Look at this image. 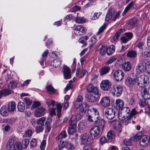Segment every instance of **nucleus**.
Returning <instances> with one entry per match:
<instances>
[{
	"mask_svg": "<svg viewBox=\"0 0 150 150\" xmlns=\"http://www.w3.org/2000/svg\"><path fill=\"white\" fill-rule=\"evenodd\" d=\"M86 89L88 92L93 93H99L98 88L94 86L92 84H89L87 87Z\"/></svg>",
	"mask_w": 150,
	"mask_h": 150,
	"instance_id": "13",
	"label": "nucleus"
},
{
	"mask_svg": "<svg viewBox=\"0 0 150 150\" xmlns=\"http://www.w3.org/2000/svg\"><path fill=\"white\" fill-rule=\"evenodd\" d=\"M134 3V2L133 1H132V2H130L125 8V10L124 11V12H126L128 10H129V9L130 8L133 4Z\"/></svg>",
	"mask_w": 150,
	"mask_h": 150,
	"instance_id": "62",
	"label": "nucleus"
},
{
	"mask_svg": "<svg viewBox=\"0 0 150 150\" xmlns=\"http://www.w3.org/2000/svg\"><path fill=\"white\" fill-rule=\"evenodd\" d=\"M120 111L121 113H123L124 114L126 113L129 116L130 109L128 107H124L121 109V110Z\"/></svg>",
	"mask_w": 150,
	"mask_h": 150,
	"instance_id": "37",
	"label": "nucleus"
},
{
	"mask_svg": "<svg viewBox=\"0 0 150 150\" xmlns=\"http://www.w3.org/2000/svg\"><path fill=\"white\" fill-rule=\"evenodd\" d=\"M115 47L113 45H112L107 48V54L108 55H111L115 51Z\"/></svg>",
	"mask_w": 150,
	"mask_h": 150,
	"instance_id": "32",
	"label": "nucleus"
},
{
	"mask_svg": "<svg viewBox=\"0 0 150 150\" xmlns=\"http://www.w3.org/2000/svg\"><path fill=\"white\" fill-rule=\"evenodd\" d=\"M86 29L82 25H78L75 28L74 30L75 34L77 35H80L84 34Z\"/></svg>",
	"mask_w": 150,
	"mask_h": 150,
	"instance_id": "8",
	"label": "nucleus"
},
{
	"mask_svg": "<svg viewBox=\"0 0 150 150\" xmlns=\"http://www.w3.org/2000/svg\"><path fill=\"white\" fill-rule=\"evenodd\" d=\"M146 99L143 98L142 99H140L139 100V104L140 106L143 107L146 105L147 103Z\"/></svg>",
	"mask_w": 150,
	"mask_h": 150,
	"instance_id": "43",
	"label": "nucleus"
},
{
	"mask_svg": "<svg viewBox=\"0 0 150 150\" xmlns=\"http://www.w3.org/2000/svg\"><path fill=\"white\" fill-rule=\"evenodd\" d=\"M89 2L87 3L84 6L85 8H87L91 6H93L96 4V1H92L91 0H88Z\"/></svg>",
	"mask_w": 150,
	"mask_h": 150,
	"instance_id": "49",
	"label": "nucleus"
},
{
	"mask_svg": "<svg viewBox=\"0 0 150 150\" xmlns=\"http://www.w3.org/2000/svg\"><path fill=\"white\" fill-rule=\"evenodd\" d=\"M89 37L87 36L81 37L79 39L78 41L79 43L84 44L85 41L88 39Z\"/></svg>",
	"mask_w": 150,
	"mask_h": 150,
	"instance_id": "40",
	"label": "nucleus"
},
{
	"mask_svg": "<svg viewBox=\"0 0 150 150\" xmlns=\"http://www.w3.org/2000/svg\"><path fill=\"white\" fill-rule=\"evenodd\" d=\"M14 141L11 139L9 140L6 144V149L7 150H11L13 147L14 145Z\"/></svg>",
	"mask_w": 150,
	"mask_h": 150,
	"instance_id": "25",
	"label": "nucleus"
},
{
	"mask_svg": "<svg viewBox=\"0 0 150 150\" xmlns=\"http://www.w3.org/2000/svg\"><path fill=\"white\" fill-rule=\"evenodd\" d=\"M144 134L142 133V132H139L134 136L133 137V140L135 142H137V141H139L142 137Z\"/></svg>",
	"mask_w": 150,
	"mask_h": 150,
	"instance_id": "31",
	"label": "nucleus"
},
{
	"mask_svg": "<svg viewBox=\"0 0 150 150\" xmlns=\"http://www.w3.org/2000/svg\"><path fill=\"white\" fill-rule=\"evenodd\" d=\"M46 119V118L45 117H42L39 118L37 121V124L40 126H44Z\"/></svg>",
	"mask_w": 150,
	"mask_h": 150,
	"instance_id": "34",
	"label": "nucleus"
},
{
	"mask_svg": "<svg viewBox=\"0 0 150 150\" xmlns=\"http://www.w3.org/2000/svg\"><path fill=\"white\" fill-rule=\"evenodd\" d=\"M144 71V67L142 63L137 64L135 67V71L137 74H140Z\"/></svg>",
	"mask_w": 150,
	"mask_h": 150,
	"instance_id": "16",
	"label": "nucleus"
},
{
	"mask_svg": "<svg viewBox=\"0 0 150 150\" xmlns=\"http://www.w3.org/2000/svg\"><path fill=\"white\" fill-rule=\"evenodd\" d=\"M110 68L108 66H105L102 67L100 70V74L101 76L105 75L109 71Z\"/></svg>",
	"mask_w": 150,
	"mask_h": 150,
	"instance_id": "20",
	"label": "nucleus"
},
{
	"mask_svg": "<svg viewBox=\"0 0 150 150\" xmlns=\"http://www.w3.org/2000/svg\"><path fill=\"white\" fill-rule=\"evenodd\" d=\"M108 140L105 137H101L99 140L100 143L102 145L105 143L108 142Z\"/></svg>",
	"mask_w": 150,
	"mask_h": 150,
	"instance_id": "47",
	"label": "nucleus"
},
{
	"mask_svg": "<svg viewBox=\"0 0 150 150\" xmlns=\"http://www.w3.org/2000/svg\"><path fill=\"white\" fill-rule=\"evenodd\" d=\"M113 77L117 81L122 80L124 78V74L121 70L117 69L115 71L112 73Z\"/></svg>",
	"mask_w": 150,
	"mask_h": 150,
	"instance_id": "4",
	"label": "nucleus"
},
{
	"mask_svg": "<svg viewBox=\"0 0 150 150\" xmlns=\"http://www.w3.org/2000/svg\"><path fill=\"white\" fill-rule=\"evenodd\" d=\"M24 100L26 104L28 105H31L32 103V101L28 97H25L24 98Z\"/></svg>",
	"mask_w": 150,
	"mask_h": 150,
	"instance_id": "60",
	"label": "nucleus"
},
{
	"mask_svg": "<svg viewBox=\"0 0 150 150\" xmlns=\"http://www.w3.org/2000/svg\"><path fill=\"white\" fill-rule=\"evenodd\" d=\"M62 71L65 79H68L71 78V70L69 67L64 65L63 67Z\"/></svg>",
	"mask_w": 150,
	"mask_h": 150,
	"instance_id": "10",
	"label": "nucleus"
},
{
	"mask_svg": "<svg viewBox=\"0 0 150 150\" xmlns=\"http://www.w3.org/2000/svg\"><path fill=\"white\" fill-rule=\"evenodd\" d=\"M122 69L125 71H129L132 68V64L130 62H126L122 64Z\"/></svg>",
	"mask_w": 150,
	"mask_h": 150,
	"instance_id": "15",
	"label": "nucleus"
},
{
	"mask_svg": "<svg viewBox=\"0 0 150 150\" xmlns=\"http://www.w3.org/2000/svg\"><path fill=\"white\" fill-rule=\"evenodd\" d=\"M76 125H70L68 131H76Z\"/></svg>",
	"mask_w": 150,
	"mask_h": 150,
	"instance_id": "51",
	"label": "nucleus"
},
{
	"mask_svg": "<svg viewBox=\"0 0 150 150\" xmlns=\"http://www.w3.org/2000/svg\"><path fill=\"white\" fill-rule=\"evenodd\" d=\"M79 116V115L73 116L70 119L69 121L70 125H76L78 121L77 117Z\"/></svg>",
	"mask_w": 150,
	"mask_h": 150,
	"instance_id": "22",
	"label": "nucleus"
},
{
	"mask_svg": "<svg viewBox=\"0 0 150 150\" xmlns=\"http://www.w3.org/2000/svg\"><path fill=\"white\" fill-rule=\"evenodd\" d=\"M17 108L18 111L20 112H23L25 108L24 103L21 102H18L17 105Z\"/></svg>",
	"mask_w": 150,
	"mask_h": 150,
	"instance_id": "28",
	"label": "nucleus"
},
{
	"mask_svg": "<svg viewBox=\"0 0 150 150\" xmlns=\"http://www.w3.org/2000/svg\"><path fill=\"white\" fill-rule=\"evenodd\" d=\"M81 107L82 108L80 109V111L82 112H84L88 108V106L86 103H84L82 104Z\"/></svg>",
	"mask_w": 150,
	"mask_h": 150,
	"instance_id": "46",
	"label": "nucleus"
},
{
	"mask_svg": "<svg viewBox=\"0 0 150 150\" xmlns=\"http://www.w3.org/2000/svg\"><path fill=\"white\" fill-rule=\"evenodd\" d=\"M17 83L13 81H11L10 82V83L8 85V87L11 88L12 89L16 87Z\"/></svg>",
	"mask_w": 150,
	"mask_h": 150,
	"instance_id": "45",
	"label": "nucleus"
},
{
	"mask_svg": "<svg viewBox=\"0 0 150 150\" xmlns=\"http://www.w3.org/2000/svg\"><path fill=\"white\" fill-rule=\"evenodd\" d=\"M46 144V140H43L41 142L40 145V148L41 150H44L45 149Z\"/></svg>",
	"mask_w": 150,
	"mask_h": 150,
	"instance_id": "63",
	"label": "nucleus"
},
{
	"mask_svg": "<svg viewBox=\"0 0 150 150\" xmlns=\"http://www.w3.org/2000/svg\"><path fill=\"white\" fill-rule=\"evenodd\" d=\"M106 26V24L104 23L103 25L101 26L100 28H99V31L97 33L98 35L100 34L102 32H103L105 29Z\"/></svg>",
	"mask_w": 150,
	"mask_h": 150,
	"instance_id": "54",
	"label": "nucleus"
},
{
	"mask_svg": "<svg viewBox=\"0 0 150 150\" xmlns=\"http://www.w3.org/2000/svg\"><path fill=\"white\" fill-rule=\"evenodd\" d=\"M86 72L87 71L85 70L82 69L80 70L79 69H77L76 70V75L79 78H81L85 75Z\"/></svg>",
	"mask_w": 150,
	"mask_h": 150,
	"instance_id": "24",
	"label": "nucleus"
},
{
	"mask_svg": "<svg viewBox=\"0 0 150 150\" xmlns=\"http://www.w3.org/2000/svg\"><path fill=\"white\" fill-rule=\"evenodd\" d=\"M92 109L93 111L91 110H88L86 115L87 119L90 122L96 123L100 120L99 113L97 109L94 108H92Z\"/></svg>",
	"mask_w": 150,
	"mask_h": 150,
	"instance_id": "2",
	"label": "nucleus"
},
{
	"mask_svg": "<svg viewBox=\"0 0 150 150\" xmlns=\"http://www.w3.org/2000/svg\"><path fill=\"white\" fill-rule=\"evenodd\" d=\"M100 12H96L94 13L92 16L91 19L93 20H95L98 18L101 14Z\"/></svg>",
	"mask_w": 150,
	"mask_h": 150,
	"instance_id": "57",
	"label": "nucleus"
},
{
	"mask_svg": "<svg viewBox=\"0 0 150 150\" xmlns=\"http://www.w3.org/2000/svg\"><path fill=\"white\" fill-rule=\"evenodd\" d=\"M1 91L3 95L4 96H6L10 94L12 91L11 90L8 89H5Z\"/></svg>",
	"mask_w": 150,
	"mask_h": 150,
	"instance_id": "38",
	"label": "nucleus"
},
{
	"mask_svg": "<svg viewBox=\"0 0 150 150\" xmlns=\"http://www.w3.org/2000/svg\"><path fill=\"white\" fill-rule=\"evenodd\" d=\"M37 145V140L35 139H33L30 142V147H34Z\"/></svg>",
	"mask_w": 150,
	"mask_h": 150,
	"instance_id": "48",
	"label": "nucleus"
},
{
	"mask_svg": "<svg viewBox=\"0 0 150 150\" xmlns=\"http://www.w3.org/2000/svg\"><path fill=\"white\" fill-rule=\"evenodd\" d=\"M0 112L1 114L3 116H6L8 115V112L5 106H3L1 108L0 110Z\"/></svg>",
	"mask_w": 150,
	"mask_h": 150,
	"instance_id": "30",
	"label": "nucleus"
},
{
	"mask_svg": "<svg viewBox=\"0 0 150 150\" xmlns=\"http://www.w3.org/2000/svg\"><path fill=\"white\" fill-rule=\"evenodd\" d=\"M115 10L113 8H111L109 9L107 13L106 14L105 20L106 21H108L112 18L115 14Z\"/></svg>",
	"mask_w": 150,
	"mask_h": 150,
	"instance_id": "17",
	"label": "nucleus"
},
{
	"mask_svg": "<svg viewBox=\"0 0 150 150\" xmlns=\"http://www.w3.org/2000/svg\"><path fill=\"white\" fill-rule=\"evenodd\" d=\"M47 92L50 94H54L56 92V90L51 85H49L46 86Z\"/></svg>",
	"mask_w": 150,
	"mask_h": 150,
	"instance_id": "29",
	"label": "nucleus"
},
{
	"mask_svg": "<svg viewBox=\"0 0 150 150\" xmlns=\"http://www.w3.org/2000/svg\"><path fill=\"white\" fill-rule=\"evenodd\" d=\"M144 56L145 57H150V50L146 49L145 51H144Z\"/></svg>",
	"mask_w": 150,
	"mask_h": 150,
	"instance_id": "55",
	"label": "nucleus"
},
{
	"mask_svg": "<svg viewBox=\"0 0 150 150\" xmlns=\"http://www.w3.org/2000/svg\"><path fill=\"white\" fill-rule=\"evenodd\" d=\"M110 99L108 96H105L102 98L100 101V105L103 107H106L110 103Z\"/></svg>",
	"mask_w": 150,
	"mask_h": 150,
	"instance_id": "11",
	"label": "nucleus"
},
{
	"mask_svg": "<svg viewBox=\"0 0 150 150\" xmlns=\"http://www.w3.org/2000/svg\"><path fill=\"white\" fill-rule=\"evenodd\" d=\"M111 86V83L108 80H103L100 83V88L104 91L108 90L110 88Z\"/></svg>",
	"mask_w": 150,
	"mask_h": 150,
	"instance_id": "7",
	"label": "nucleus"
},
{
	"mask_svg": "<svg viewBox=\"0 0 150 150\" xmlns=\"http://www.w3.org/2000/svg\"><path fill=\"white\" fill-rule=\"evenodd\" d=\"M13 149V150H22V147L21 144L17 143H15L14 144Z\"/></svg>",
	"mask_w": 150,
	"mask_h": 150,
	"instance_id": "41",
	"label": "nucleus"
},
{
	"mask_svg": "<svg viewBox=\"0 0 150 150\" xmlns=\"http://www.w3.org/2000/svg\"><path fill=\"white\" fill-rule=\"evenodd\" d=\"M105 115L109 120H112L113 118L115 115V112L112 108H108L105 111Z\"/></svg>",
	"mask_w": 150,
	"mask_h": 150,
	"instance_id": "6",
	"label": "nucleus"
},
{
	"mask_svg": "<svg viewBox=\"0 0 150 150\" xmlns=\"http://www.w3.org/2000/svg\"><path fill=\"white\" fill-rule=\"evenodd\" d=\"M124 144L125 145L127 146H129L132 144V139L131 138H125L124 140Z\"/></svg>",
	"mask_w": 150,
	"mask_h": 150,
	"instance_id": "39",
	"label": "nucleus"
},
{
	"mask_svg": "<svg viewBox=\"0 0 150 150\" xmlns=\"http://www.w3.org/2000/svg\"><path fill=\"white\" fill-rule=\"evenodd\" d=\"M134 74H131L130 76L128 77L126 79L125 83L126 86L129 87L133 86H137L140 87H144L147 85L149 82V79L147 76L143 75L136 78H132L131 76Z\"/></svg>",
	"mask_w": 150,
	"mask_h": 150,
	"instance_id": "1",
	"label": "nucleus"
},
{
	"mask_svg": "<svg viewBox=\"0 0 150 150\" xmlns=\"http://www.w3.org/2000/svg\"><path fill=\"white\" fill-rule=\"evenodd\" d=\"M115 104L116 107L119 109L121 108L124 105L123 101L120 99H118L116 100Z\"/></svg>",
	"mask_w": 150,
	"mask_h": 150,
	"instance_id": "26",
	"label": "nucleus"
},
{
	"mask_svg": "<svg viewBox=\"0 0 150 150\" xmlns=\"http://www.w3.org/2000/svg\"><path fill=\"white\" fill-rule=\"evenodd\" d=\"M15 119L14 118H8L7 119V122L8 124L12 125L15 122Z\"/></svg>",
	"mask_w": 150,
	"mask_h": 150,
	"instance_id": "56",
	"label": "nucleus"
},
{
	"mask_svg": "<svg viewBox=\"0 0 150 150\" xmlns=\"http://www.w3.org/2000/svg\"><path fill=\"white\" fill-rule=\"evenodd\" d=\"M125 114L121 113L120 111H119L118 115V117L120 120H122L125 119V117H128V116H125L124 115Z\"/></svg>",
	"mask_w": 150,
	"mask_h": 150,
	"instance_id": "44",
	"label": "nucleus"
},
{
	"mask_svg": "<svg viewBox=\"0 0 150 150\" xmlns=\"http://www.w3.org/2000/svg\"><path fill=\"white\" fill-rule=\"evenodd\" d=\"M46 110L45 109L42 107L37 108L35 111V115L37 117H39L44 115Z\"/></svg>",
	"mask_w": 150,
	"mask_h": 150,
	"instance_id": "9",
	"label": "nucleus"
},
{
	"mask_svg": "<svg viewBox=\"0 0 150 150\" xmlns=\"http://www.w3.org/2000/svg\"><path fill=\"white\" fill-rule=\"evenodd\" d=\"M56 109L55 108H51L49 110L50 114L51 116L56 115Z\"/></svg>",
	"mask_w": 150,
	"mask_h": 150,
	"instance_id": "58",
	"label": "nucleus"
},
{
	"mask_svg": "<svg viewBox=\"0 0 150 150\" xmlns=\"http://www.w3.org/2000/svg\"><path fill=\"white\" fill-rule=\"evenodd\" d=\"M89 137L86 134H84L81 137V140L83 144H89L91 142H89Z\"/></svg>",
	"mask_w": 150,
	"mask_h": 150,
	"instance_id": "18",
	"label": "nucleus"
},
{
	"mask_svg": "<svg viewBox=\"0 0 150 150\" xmlns=\"http://www.w3.org/2000/svg\"><path fill=\"white\" fill-rule=\"evenodd\" d=\"M149 142L148 136L146 135H143L139 141V142L140 146H144L148 144Z\"/></svg>",
	"mask_w": 150,
	"mask_h": 150,
	"instance_id": "12",
	"label": "nucleus"
},
{
	"mask_svg": "<svg viewBox=\"0 0 150 150\" xmlns=\"http://www.w3.org/2000/svg\"><path fill=\"white\" fill-rule=\"evenodd\" d=\"M115 136L114 132H108L107 136L109 139L111 140L114 138Z\"/></svg>",
	"mask_w": 150,
	"mask_h": 150,
	"instance_id": "42",
	"label": "nucleus"
},
{
	"mask_svg": "<svg viewBox=\"0 0 150 150\" xmlns=\"http://www.w3.org/2000/svg\"><path fill=\"white\" fill-rule=\"evenodd\" d=\"M99 50L100 54L102 56L104 55L107 54V47L104 46L103 45L100 44L99 46Z\"/></svg>",
	"mask_w": 150,
	"mask_h": 150,
	"instance_id": "19",
	"label": "nucleus"
},
{
	"mask_svg": "<svg viewBox=\"0 0 150 150\" xmlns=\"http://www.w3.org/2000/svg\"><path fill=\"white\" fill-rule=\"evenodd\" d=\"M57 111V115L59 118L60 117L61 115V111L62 106L60 103H57L56 104Z\"/></svg>",
	"mask_w": 150,
	"mask_h": 150,
	"instance_id": "23",
	"label": "nucleus"
},
{
	"mask_svg": "<svg viewBox=\"0 0 150 150\" xmlns=\"http://www.w3.org/2000/svg\"><path fill=\"white\" fill-rule=\"evenodd\" d=\"M122 29H120L116 33L113 37V40L115 41H117L119 39L120 34L122 32Z\"/></svg>",
	"mask_w": 150,
	"mask_h": 150,
	"instance_id": "35",
	"label": "nucleus"
},
{
	"mask_svg": "<svg viewBox=\"0 0 150 150\" xmlns=\"http://www.w3.org/2000/svg\"><path fill=\"white\" fill-rule=\"evenodd\" d=\"M99 98V93H88L86 96L87 100L90 103H95L98 101Z\"/></svg>",
	"mask_w": 150,
	"mask_h": 150,
	"instance_id": "5",
	"label": "nucleus"
},
{
	"mask_svg": "<svg viewBox=\"0 0 150 150\" xmlns=\"http://www.w3.org/2000/svg\"><path fill=\"white\" fill-rule=\"evenodd\" d=\"M137 53L136 51L131 50L129 51L127 54V57L134 58L137 57Z\"/></svg>",
	"mask_w": 150,
	"mask_h": 150,
	"instance_id": "33",
	"label": "nucleus"
},
{
	"mask_svg": "<svg viewBox=\"0 0 150 150\" xmlns=\"http://www.w3.org/2000/svg\"><path fill=\"white\" fill-rule=\"evenodd\" d=\"M67 136V134L66 132H61L60 134L58 137V139H61L63 138L66 137Z\"/></svg>",
	"mask_w": 150,
	"mask_h": 150,
	"instance_id": "53",
	"label": "nucleus"
},
{
	"mask_svg": "<svg viewBox=\"0 0 150 150\" xmlns=\"http://www.w3.org/2000/svg\"><path fill=\"white\" fill-rule=\"evenodd\" d=\"M16 108V105L15 102L12 101L9 103L8 106V110L9 112H13L15 110Z\"/></svg>",
	"mask_w": 150,
	"mask_h": 150,
	"instance_id": "21",
	"label": "nucleus"
},
{
	"mask_svg": "<svg viewBox=\"0 0 150 150\" xmlns=\"http://www.w3.org/2000/svg\"><path fill=\"white\" fill-rule=\"evenodd\" d=\"M75 21L77 23H82L86 22V19L84 18V17H77L75 19Z\"/></svg>",
	"mask_w": 150,
	"mask_h": 150,
	"instance_id": "36",
	"label": "nucleus"
},
{
	"mask_svg": "<svg viewBox=\"0 0 150 150\" xmlns=\"http://www.w3.org/2000/svg\"><path fill=\"white\" fill-rule=\"evenodd\" d=\"M124 35L127 37L129 40L131 39L133 37L132 33L130 32L125 33H124Z\"/></svg>",
	"mask_w": 150,
	"mask_h": 150,
	"instance_id": "61",
	"label": "nucleus"
},
{
	"mask_svg": "<svg viewBox=\"0 0 150 150\" xmlns=\"http://www.w3.org/2000/svg\"><path fill=\"white\" fill-rule=\"evenodd\" d=\"M122 91V88L120 85H115L112 86L111 89L112 95L116 97L120 96Z\"/></svg>",
	"mask_w": 150,
	"mask_h": 150,
	"instance_id": "3",
	"label": "nucleus"
},
{
	"mask_svg": "<svg viewBox=\"0 0 150 150\" xmlns=\"http://www.w3.org/2000/svg\"><path fill=\"white\" fill-rule=\"evenodd\" d=\"M141 96L143 98L148 99L150 98V88H145L143 89V91L141 93Z\"/></svg>",
	"mask_w": 150,
	"mask_h": 150,
	"instance_id": "14",
	"label": "nucleus"
},
{
	"mask_svg": "<svg viewBox=\"0 0 150 150\" xmlns=\"http://www.w3.org/2000/svg\"><path fill=\"white\" fill-rule=\"evenodd\" d=\"M116 59V58L114 57H112L109 58V59L106 62V64H109L114 62Z\"/></svg>",
	"mask_w": 150,
	"mask_h": 150,
	"instance_id": "52",
	"label": "nucleus"
},
{
	"mask_svg": "<svg viewBox=\"0 0 150 150\" xmlns=\"http://www.w3.org/2000/svg\"><path fill=\"white\" fill-rule=\"evenodd\" d=\"M40 105L41 104L40 102H38L34 101L32 105L31 108L32 109H34L37 107L40 106Z\"/></svg>",
	"mask_w": 150,
	"mask_h": 150,
	"instance_id": "50",
	"label": "nucleus"
},
{
	"mask_svg": "<svg viewBox=\"0 0 150 150\" xmlns=\"http://www.w3.org/2000/svg\"><path fill=\"white\" fill-rule=\"evenodd\" d=\"M61 62L59 59H55L51 62V64L53 67L57 68L60 66Z\"/></svg>",
	"mask_w": 150,
	"mask_h": 150,
	"instance_id": "27",
	"label": "nucleus"
},
{
	"mask_svg": "<svg viewBox=\"0 0 150 150\" xmlns=\"http://www.w3.org/2000/svg\"><path fill=\"white\" fill-rule=\"evenodd\" d=\"M29 142V140L28 139H25L24 141H23V144L25 148H26L28 146Z\"/></svg>",
	"mask_w": 150,
	"mask_h": 150,
	"instance_id": "64",
	"label": "nucleus"
},
{
	"mask_svg": "<svg viewBox=\"0 0 150 150\" xmlns=\"http://www.w3.org/2000/svg\"><path fill=\"white\" fill-rule=\"evenodd\" d=\"M72 81H70L68 84H67L66 87L65 88V90L66 91L68 90L69 88H72L73 86L72 84Z\"/></svg>",
	"mask_w": 150,
	"mask_h": 150,
	"instance_id": "59",
	"label": "nucleus"
}]
</instances>
